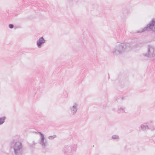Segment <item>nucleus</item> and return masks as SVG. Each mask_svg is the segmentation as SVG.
<instances>
[{
	"label": "nucleus",
	"mask_w": 155,
	"mask_h": 155,
	"mask_svg": "<svg viewBox=\"0 0 155 155\" xmlns=\"http://www.w3.org/2000/svg\"><path fill=\"white\" fill-rule=\"evenodd\" d=\"M134 47V44L131 43H122L114 48L112 53L114 55H120L127 51H128Z\"/></svg>",
	"instance_id": "obj_1"
},
{
	"label": "nucleus",
	"mask_w": 155,
	"mask_h": 155,
	"mask_svg": "<svg viewBox=\"0 0 155 155\" xmlns=\"http://www.w3.org/2000/svg\"><path fill=\"white\" fill-rule=\"evenodd\" d=\"M14 152L15 155H22L23 149L21 143L19 141L15 142L13 146Z\"/></svg>",
	"instance_id": "obj_2"
},
{
	"label": "nucleus",
	"mask_w": 155,
	"mask_h": 155,
	"mask_svg": "<svg viewBox=\"0 0 155 155\" xmlns=\"http://www.w3.org/2000/svg\"><path fill=\"white\" fill-rule=\"evenodd\" d=\"M152 31L155 34V20L153 18L147 25L146 27L141 30L138 31V33H142L145 31Z\"/></svg>",
	"instance_id": "obj_3"
},
{
	"label": "nucleus",
	"mask_w": 155,
	"mask_h": 155,
	"mask_svg": "<svg viewBox=\"0 0 155 155\" xmlns=\"http://www.w3.org/2000/svg\"><path fill=\"white\" fill-rule=\"evenodd\" d=\"M77 148V145L75 144L66 145L63 148L62 152L65 155H71Z\"/></svg>",
	"instance_id": "obj_4"
},
{
	"label": "nucleus",
	"mask_w": 155,
	"mask_h": 155,
	"mask_svg": "<svg viewBox=\"0 0 155 155\" xmlns=\"http://www.w3.org/2000/svg\"><path fill=\"white\" fill-rule=\"evenodd\" d=\"M144 55L151 58L152 61H155V47L152 45H148L147 52Z\"/></svg>",
	"instance_id": "obj_5"
},
{
	"label": "nucleus",
	"mask_w": 155,
	"mask_h": 155,
	"mask_svg": "<svg viewBox=\"0 0 155 155\" xmlns=\"http://www.w3.org/2000/svg\"><path fill=\"white\" fill-rule=\"evenodd\" d=\"M78 104L76 103H74L73 105L70 107L69 110L72 115H74L78 110Z\"/></svg>",
	"instance_id": "obj_6"
},
{
	"label": "nucleus",
	"mask_w": 155,
	"mask_h": 155,
	"mask_svg": "<svg viewBox=\"0 0 155 155\" xmlns=\"http://www.w3.org/2000/svg\"><path fill=\"white\" fill-rule=\"evenodd\" d=\"M46 41L43 37L40 38L37 41V45L38 48H40L42 45L45 43Z\"/></svg>",
	"instance_id": "obj_7"
},
{
	"label": "nucleus",
	"mask_w": 155,
	"mask_h": 155,
	"mask_svg": "<svg viewBox=\"0 0 155 155\" xmlns=\"http://www.w3.org/2000/svg\"><path fill=\"white\" fill-rule=\"evenodd\" d=\"M39 143L41 145L43 148H45L48 145V143L45 137L40 138L39 140Z\"/></svg>",
	"instance_id": "obj_8"
},
{
	"label": "nucleus",
	"mask_w": 155,
	"mask_h": 155,
	"mask_svg": "<svg viewBox=\"0 0 155 155\" xmlns=\"http://www.w3.org/2000/svg\"><path fill=\"white\" fill-rule=\"evenodd\" d=\"M6 119V117L4 116L2 117H0V125L2 124L4 122Z\"/></svg>",
	"instance_id": "obj_9"
},
{
	"label": "nucleus",
	"mask_w": 155,
	"mask_h": 155,
	"mask_svg": "<svg viewBox=\"0 0 155 155\" xmlns=\"http://www.w3.org/2000/svg\"><path fill=\"white\" fill-rule=\"evenodd\" d=\"M141 128L142 130H145L146 129H149V128L147 125H142L141 126Z\"/></svg>",
	"instance_id": "obj_10"
},
{
	"label": "nucleus",
	"mask_w": 155,
	"mask_h": 155,
	"mask_svg": "<svg viewBox=\"0 0 155 155\" xmlns=\"http://www.w3.org/2000/svg\"><path fill=\"white\" fill-rule=\"evenodd\" d=\"M124 107H120V108H119L118 110H117V112L118 113H120L121 112H125L124 111Z\"/></svg>",
	"instance_id": "obj_11"
},
{
	"label": "nucleus",
	"mask_w": 155,
	"mask_h": 155,
	"mask_svg": "<svg viewBox=\"0 0 155 155\" xmlns=\"http://www.w3.org/2000/svg\"><path fill=\"white\" fill-rule=\"evenodd\" d=\"M56 137L55 135H54L53 136H50L48 137V138L50 140H52Z\"/></svg>",
	"instance_id": "obj_12"
},
{
	"label": "nucleus",
	"mask_w": 155,
	"mask_h": 155,
	"mask_svg": "<svg viewBox=\"0 0 155 155\" xmlns=\"http://www.w3.org/2000/svg\"><path fill=\"white\" fill-rule=\"evenodd\" d=\"M112 138L113 139H119V137L117 135H113L112 136Z\"/></svg>",
	"instance_id": "obj_13"
},
{
	"label": "nucleus",
	"mask_w": 155,
	"mask_h": 155,
	"mask_svg": "<svg viewBox=\"0 0 155 155\" xmlns=\"http://www.w3.org/2000/svg\"><path fill=\"white\" fill-rule=\"evenodd\" d=\"M38 133L41 136V137L42 138V137H44V135L42 134L41 132H38Z\"/></svg>",
	"instance_id": "obj_14"
},
{
	"label": "nucleus",
	"mask_w": 155,
	"mask_h": 155,
	"mask_svg": "<svg viewBox=\"0 0 155 155\" xmlns=\"http://www.w3.org/2000/svg\"><path fill=\"white\" fill-rule=\"evenodd\" d=\"M9 27L11 29L12 28L14 27V25L12 24H9L8 25Z\"/></svg>",
	"instance_id": "obj_15"
}]
</instances>
